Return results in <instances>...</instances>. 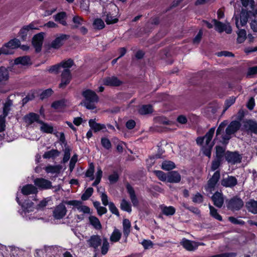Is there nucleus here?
<instances>
[{
	"instance_id": "c03bdc74",
	"label": "nucleus",
	"mask_w": 257,
	"mask_h": 257,
	"mask_svg": "<svg viewBox=\"0 0 257 257\" xmlns=\"http://www.w3.org/2000/svg\"><path fill=\"white\" fill-rule=\"evenodd\" d=\"M162 169L166 170L169 171L175 168V164L170 161H165L162 164Z\"/></svg>"
},
{
	"instance_id": "4468645a",
	"label": "nucleus",
	"mask_w": 257,
	"mask_h": 257,
	"mask_svg": "<svg viewBox=\"0 0 257 257\" xmlns=\"http://www.w3.org/2000/svg\"><path fill=\"white\" fill-rule=\"evenodd\" d=\"M237 183L236 178L232 176H228L226 178H223L221 181V184L225 187L232 188Z\"/></svg>"
},
{
	"instance_id": "7c9ffc66",
	"label": "nucleus",
	"mask_w": 257,
	"mask_h": 257,
	"mask_svg": "<svg viewBox=\"0 0 257 257\" xmlns=\"http://www.w3.org/2000/svg\"><path fill=\"white\" fill-rule=\"evenodd\" d=\"M66 18V14L65 12L59 13L57 14L54 16V19L55 21L58 22L59 23L63 26H66L67 23L65 21Z\"/></svg>"
},
{
	"instance_id": "052dcab7",
	"label": "nucleus",
	"mask_w": 257,
	"mask_h": 257,
	"mask_svg": "<svg viewBox=\"0 0 257 257\" xmlns=\"http://www.w3.org/2000/svg\"><path fill=\"white\" fill-rule=\"evenodd\" d=\"M192 201L196 203H201L203 201V197L200 193H197L193 197Z\"/></svg>"
},
{
	"instance_id": "5701e85b",
	"label": "nucleus",
	"mask_w": 257,
	"mask_h": 257,
	"mask_svg": "<svg viewBox=\"0 0 257 257\" xmlns=\"http://www.w3.org/2000/svg\"><path fill=\"white\" fill-rule=\"evenodd\" d=\"M24 120L25 122L28 125H31L35 122H38L39 123V115L36 113L31 112L24 117Z\"/></svg>"
},
{
	"instance_id": "5fc2aeb1",
	"label": "nucleus",
	"mask_w": 257,
	"mask_h": 257,
	"mask_svg": "<svg viewBox=\"0 0 257 257\" xmlns=\"http://www.w3.org/2000/svg\"><path fill=\"white\" fill-rule=\"evenodd\" d=\"M154 173L160 180L162 181H167V175L163 171H155Z\"/></svg>"
},
{
	"instance_id": "39448f33",
	"label": "nucleus",
	"mask_w": 257,
	"mask_h": 257,
	"mask_svg": "<svg viewBox=\"0 0 257 257\" xmlns=\"http://www.w3.org/2000/svg\"><path fill=\"white\" fill-rule=\"evenodd\" d=\"M220 177V171H216L208 181L207 184L205 187V189L207 191L211 192L214 190L216 184L218 182Z\"/></svg>"
},
{
	"instance_id": "8fccbe9b",
	"label": "nucleus",
	"mask_w": 257,
	"mask_h": 257,
	"mask_svg": "<svg viewBox=\"0 0 257 257\" xmlns=\"http://www.w3.org/2000/svg\"><path fill=\"white\" fill-rule=\"evenodd\" d=\"M60 64L61 65V68H63L64 69V70H70L69 68L73 65V61L71 59H68L66 61L61 62Z\"/></svg>"
},
{
	"instance_id": "3c124183",
	"label": "nucleus",
	"mask_w": 257,
	"mask_h": 257,
	"mask_svg": "<svg viewBox=\"0 0 257 257\" xmlns=\"http://www.w3.org/2000/svg\"><path fill=\"white\" fill-rule=\"evenodd\" d=\"M101 144L103 147L106 150H109L111 148V144L110 141L106 138L101 139Z\"/></svg>"
},
{
	"instance_id": "774afa93",
	"label": "nucleus",
	"mask_w": 257,
	"mask_h": 257,
	"mask_svg": "<svg viewBox=\"0 0 257 257\" xmlns=\"http://www.w3.org/2000/svg\"><path fill=\"white\" fill-rule=\"evenodd\" d=\"M89 7V1L88 0H82L80 3V8L83 11H87Z\"/></svg>"
},
{
	"instance_id": "ddd939ff",
	"label": "nucleus",
	"mask_w": 257,
	"mask_h": 257,
	"mask_svg": "<svg viewBox=\"0 0 257 257\" xmlns=\"http://www.w3.org/2000/svg\"><path fill=\"white\" fill-rule=\"evenodd\" d=\"M34 184L42 189H49L52 188V183L48 180L42 178H36L34 181Z\"/></svg>"
},
{
	"instance_id": "20e7f679",
	"label": "nucleus",
	"mask_w": 257,
	"mask_h": 257,
	"mask_svg": "<svg viewBox=\"0 0 257 257\" xmlns=\"http://www.w3.org/2000/svg\"><path fill=\"white\" fill-rule=\"evenodd\" d=\"M215 128L211 127L209 131L206 134L203 138H198L196 140L198 144H202L204 141L205 142L206 145L208 147L212 148L214 144H210V142L212 139L215 132Z\"/></svg>"
},
{
	"instance_id": "338daca9",
	"label": "nucleus",
	"mask_w": 257,
	"mask_h": 257,
	"mask_svg": "<svg viewBox=\"0 0 257 257\" xmlns=\"http://www.w3.org/2000/svg\"><path fill=\"white\" fill-rule=\"evenodd\" d=\"M257 74V66L250 67L248 69L247 72V76L249 77H252L253 75Z\"/></svg>"
},
{
	"instance_id": "4d7b16f0",
	"label": "nucleus",
	"mask_w": 257,
	"mask_h": 257,
	"mask_svg": "<svg viewBox=\"0 0 257 257\" xmlns=\"http://www.w3.org/2000/svg\"><path fill=\"white\" fill-rule=\"evenodd\" d=\"M105 21L106 24L109 25L116 23L118 21V19L112 17L110 14H107Z\"/></svg>"
},
{
	"instance_id": "603ef678",
	"label": "nucleus",
	"mask_w": 257,
	"mask_h": 257,
	"mask_svg": "<svg viewBox=\"0 0 257 257\" xmlns=\"http://www.w3.org/2000/svg\"><path fill=\"white\" fill-rule=\"evenodd\" d=\"M94 171V167L92 163H91L89 169L87 170L85 175L87 177H90L91 180H93L94 179L93 173Z\"/></svg>"
},
{
	"instance_id": "09e8293b",
	"label": "nucleus",
	"mask_w": 257,
	"mask_h": 257,
	"mask_svg": "<svg viewBox=\"0 0 257 257\" xmlns=\"http://www.w3.org/2000/svg\"><path fill=\"white\" fill-rule=\"evenodd\" d=\"M93 192V189L91 187L87 188L85 192L81 196L82 200H87L92 195Z\"/></svg>"
},
{
	"instance_id": "0eeeda50",
	"label": "nucleus",
	"mask_w": 257,
	"mask_h": 257,
	"mask_svg": "<svg viewBox=\"0 0 257 257\" xmlns=\"http://www.w3.org/2000/svg\"><path fill=\"white\" fill-rule=\"evenodd\" d=\"M215 30L219 33L225 32L227 34H230L232 32L231 26L228 23L223 24L222 22L217 21L215 19L212 20Z\"/></svg>"
},
{
	"instance_id": "2eb2a0df",
	"label": "nucleus",
	"mask_w": 257,
	"mask_h": 257,
	"mask_svg": "<svg viewBox=\"0 0 257 257\" xmlns=\"http://www.w3.org/2000/svg\"><path fill=\"white\" fill-rule=\"evenodd\" d=\"M71 79L70 71L63 70L61 74V82L59 84L60 88H65L70 82Z\"/></svg>"
},
{
	"instance_id": "58836bf2",
	"label": "nucleus",
	"mask_w": 257,
	"mask_h": 257,
	"mask_svg": "<svg viewBox=\"0 0 257 257\" xmlns=\"http://www.w3.org/2000/svg\"><path fill=\"white\" fill-rule=\"evenodd\" d=\"M72 151V148L67 145L64 146V148L63 149L64 152V157L63 158V162L64 163H66L70 159V152Z\"/></svg>"
},
{
	"instance_id": "cd10ccee",
	"label": "nucleus",
	"mask_w": 257,
	"mask_h": 257,
	"mask_svg": "<svg viewBox=\"0 0 257 257\" xmlns=\"http://www.w3.org/2000/svg\"><path fill=\"white\" fill-rule=\"evenodd\" d=\"M89 223L97 230H100L102 228L101 223L96 217L94 216H90L88 218Z\"/></svg>"
},
{
	"instance_id": "9b49d317",
	"label": "nucleus",
	"mask_w": 257,
	"mask_h": 257,
	"mask_svg": "<svg viewBox=\"0 0 257 257\" xmlns=\"http://www.w3.org/2000/svg\"><path fill=\"white\" fill-rule=\"evenodd\" d=\"M180 244L187 250L190 251H194L197 248L198 246L201 244L197 242L191 241L186 238H183Z\"/></svg>"
},
{
	"instance_id": "dca6fc26",
	"label": "nucleus",
	"mask_w": 257,
	"mask_h": 257,
	"mask_svg": "<svg viewBox=\"0 0 257 257\" xmlns=\"http://www.w3.org/2000/svg\"><path fill=\"white\" fill-rule=\"evenodd\" d=\"M127 192L129 194L131 201L134 207H137L139 205V200L136 196L135 191L133 187L129 184L126 186Z\"/></svg>"
},
{
	"instance_id": "49530a36",
	"label": "nucleus",
	"mask_w": 257,
	"mask_h": 257,
	"mask_svg": "<svg viewBox=\"0 0 257 257\" xmlns=\"http://www.w3.org/2000/svg\"><path fill=\"white\" fill-rule=\"evenodd\" d=\"M109 245L106 238H103L102 240V245L101 247V252L103 255H105L107 253Z\"/></svg>"
},
{
	"instance_id": "6e6d98bb",
	"label": "nucleus",
	"mask_w": 257,
	"mask_h": 257,
	"mask_svg": "<svg viewBox=\"0 0 257 257\" xmlns=\"http://www.w3.org/2000/svg\"><path fill=\"white\" fill-rule=\"evenodd\" d=\"M73 22L75 24L74 28H77L79 26L82 25L84 23L83 19L78 16H76L73 18Z\"/></svg>"
},
{
	"instance_id": "2f4dec72",
	"label": "nucleus",
	"mask_w": 257,
	"mask_h": 257,
	"mask_svg": "<svg viewBox=\"0 0 257 257\" xmlns=\"http://www.w3.org/2000/svg\"><path fill=\"white\" fill-rule=\"evenodd\" d=\"M60 154V152L56 149H52L50 151L46 152L43 157L45 159H54L58 157Z\"/></svg>"
},
{
	"instance_id": "4be33fe9",
	"label": "nucleus",
	"mask_w": 257,
	"mask_h": 257,
	"mask_svg": "<svg viewBox=\"0 0 257 257\" xmlns=\"http://www.w3.org/2000/svg\"><path fill=\"white\" fill-rule=\"evenodd\" d=\"M103 83L105 85L117 86L121 84V82L117 77L111 76L104 78Z\"/></svg>"
},
{
	"instance_id": "680f3d73",
	"label": "nucleus",
	"mask_w": 257,
	"mask_h": 257,
	"mask_svg": "<svg viewBox=\"0 0 257 257\" xmlns=\"http://www.w3.org/2000/svg\"><path fill=\"white\" fill-rule=\"evenodd\" d=\"M236 253L235 252H225L214 255L209 257H235Z\"/></svg>"
},
{
	"instance_id": "f03ea898",
	"label": "nucleus",
	"mask_w": 257,
	"mask_h": 257,
	"mask_svg": "<svg viewBox=\"0 0 257 257\" xmlns=\"http://www.w3.org/2000/svg\"><path fill=\"white\" fill-rule=\"evenodd\" d=\"M240 127V123L238 121H232L225 130V134L222 135V143L227 144L231 138V135L236 132Z\"/></svg>"
},
{
	"instance_id": "13d9d810",
	"label": "nucleus",
	"mask_w": 257,
	"mask_h": 257,
	"mask_svg": "<svg viewBox=\"0 0 257 257\" xmlns=\"http://www.w3.org/2000/svg\"><path fill=\"white\" fill-rule=\"evenodd\" d=\"M53 92V91L51 89L49 88L43 91L40 95V98L41 99H44L49 96H50Z\"/></svg>"
},
{
	"instance_id": "6e6552de",
	"label": "nucleus",
	"mask_w": 257,
	"mask_h": 257,
	"mask_svg": "<svg viewBox=\"0 0 257 257\" xmlns=\"http://www.w3.org/2000/svg\"><path fill=\"white\" fill-rule=\"evenodd\" d=\"M67 211L65 205L63 203H60L54 208L53 212V216L56 219H60L65 216Z\"/></svg>"
},
{
	"instance_id": "e433bc0d",
	"label": "nucleus",
	"mask_w": 257,
	"mask_h": 257,
	"mask_svg": "<svg viewBox=\"0 0 257 257\" xmlns=\"http://www.w3.org/2000/svg\"><path fill=\"white\" fill-rule=\"evenodd\" d=\"M13 104V102L11 100H8L7 101L4 105L3 107V116H2V118H5L8 115L9 112H10L11 110V107Z\"/></svg>"
},
{
	"instance_id": "0e129e2a",
	"label": "nucleus",
	"mask_w": 257,
	"mask_h": 257,
	"mask_svg": "<svg viewBox=\"0 0 257 257\" xmlns=\"http://www.w3.org/2000/svg\"><path fill=\"white\" fill-rule=\"evenodd\" d=\"M61 68V65L60 64H56L51 66L48 71L50 73H57L59 72V69Z\"/></svg>"
},
{
	"instance_id": "79ce46f5",
	"label": "nucleus",
	"mask_w": 257,
	"mask_h": 257,
	"mask_svg": "<svg viewBox=\"0 0 257 257\" xmlns=\"http://www.w3.org/2000/svg\"><path fill=\"white\" fill-rule=\"evenodd\" d=\"M120 207L121 210L130 213L132 211V207L131 203L126 201L125 199H123L120 203Z\"/></svg>"
},
{
	"instance_id": "a211bd4d",
	"label": "nucleus",
	"mask_w": 257,
	"mask_h": 257,
	"mask_svg": "<svg viewBox=\"0 0 257 257\" xmlns=\"http://www.w3.org/2000/svg\"><path fill=\"white\" fill-rule=\"evenodd\" d=\"M248 17V12L245 10H242L240 15V21L239 22L238 18H235L236 27L239 28L240 26H244L247 22Z\"/></svg>"
},
{
	"instance_id": "72a5a7b5",
	"label": "nucleus",
	"mask_w": 257,
	"mask_h": 257,
	"mask_svg": "<svg viewBox=\"0 0 257 257\" xmlns=\"http://www.w3.org/2000/svg\"><path fill=\"white\" fill-rule=\"evenodd\" d=\"M15 64H21L27 65L31 63V60L29 57L27 56L19 57L15 60Z\"/></svg>"
},
{
	"instance_id": "c85d7f7f",
	"label": "nucleus",
	"mask_w": 257,
	"mask_h": 257,
	"mask_svg": "<svg viewBox=\"0 0 257 257\" xmlns=\"http://www.w3.org/2000/svg\"><path fill=\"white\" fill-rule=\"evenodd\" d=\"M131 223L127 219H124L122 221V229L123 235L127 238L131 232Z\"/></svg>"
},
{
	"instance_id": "b1692460",
	"label": "nucleus",
	"mask_w": 257,
	"mask_h": 257,
	"mask_svg": "<svg viewBox=\"0 0 257 257\" xmlns=\"http://www.w3.org/2000/svg\"><path fill=\"white\" fill-rule=\"evenodd\" d=\"M21 191L24 195H28L30 194H37L38 190L34 185L32 184H28L23 187Z\"/></svg>"
},
{
	"instance_id": "a18cd8bd",
	"label": "nucleus",
	"mask_w": 257,
	"mask_h": 257,
	"mask_svg": "<svg viewBox=\"0 0 257 257\" xmlns=\"http://www.w3.org/2000/svg\"><path fill=\"white\" fill-rule=\"evenodd\" d=\"M139 111L141 114H147L152 112L153 108L151 105H144L139 109Z\"/></svg>"
},
{
	"instance_id": "37998d69",
	"label": "nucleus",
	"mask_w": 257,
	"mask_h": 257,
	"mask_svg": "<svg viewBox=\"0 0 257 257\" xmlns=\"http://www.w3.org/2000/svg\"><path fill=\"white\" fill-rule=\"evenodd\" d=\"M210 215L215 219L219 221H222V218L217 212V210L211 205H209Z\"/></svg>"
},
{
	"instance_id": "bb28decb",
	"label": "nucleus",
	"mask_w": 257,
	"mask_h": 257,
	"mask_svg": "<svg viewBox=\"0 0 257 257\" xmlns=\"http://www.w3.org/2000/svg\"><path fill=\"white\" fill-rule=\"evenodd\" d=\"M244 126L247 130L257 135V122L256 121L251 120H247L244 122Z\"/></svg>"
},
{
	"instance_id": "423d86ee",
	"label": "nucleus",
	"mask_w": 257,
	"mask_h": 257,
	"mask_svg": "<svg viewBox=\"0 0 257 257\" xmlns=\"http://www.w3.org/2000/svg\"><path fill=\"white\" fill-rule=\"evenodd\" d=\"M243 205V201L239 197H234L228 202L227 207L231 210H238Z\"/></svg>"
},
{
	"instance_id": "a19ab883",
	"label": "nucleus",
	"mask_w": 257,
	"mask_h": 257,
	"mask_svg": "<svg viewBox=\"0 0 257 257\" xmlns=\"http://www.w3.org/2000/svg\"><path fill=\"white\" fill-rule=\"evenodd\" d=\"M62 167L60 165L48 166L45 168V171L48 173H59Z\"/></svg>"
},
{
	"instance_id": "f3484780",
	"label": "nucleus",
	"mask_w": 257,
	"mask_h": 257,
	"mask_svg": "<svg viewBox=\"0 0 257 257\" xmlns=\"http://www.w3.org/2000/svg\"><path fill=\"white\" fill-rule=\"evenodd\" d=\"M101 239L100 236L98 235H93L90 236L87 242L89 247H93L95 249L98 248L101 243Z\"/></svg>"
},
{
	"instance_id": "1a4fd4ad",
	"label": "nucleus",
	"mask_w": 257,
	"mask_h": 257,
	"mask_svg": "<svg viewBox=\"0 0 257 257\" xmlns=\"http://www.w3.org/2000/svg\"><path fill=\"white\" fill-rule=\"evenodd\" d=\"M35 26L36 23L34 22H32L28 25L24 26L20 30L19 32V36L23 40H26L30 31L38 29Z\"/></svg>"
},
{
	"instance_id": "c756f323",
	"label": "nucleus",
	"mask_w": 257,
	"mask_h": 257,
	"mask_svg": "<svg viewBox=\"0 0 257 257\" xmlns=\"http://www.w3.org/2000/svg\"><path fill=\"white\" fill-rule=\"evenodd\" d=\"M216 152L214 159L223 161V157H225V148L221 146H217L215 147Z\"/></svg>"
},
{
	"instance_id": "a878e982",
	"label": "nucleus",
	"mask_w": 257,
	"mask_h": 257,
	"mask_svg": "<svg viewBox=\"0 0 257 257\" xmlns=\"http://www.w3.org/2000/svg\"><path fill=\"white\" fill-rule=\"evenodd\" d=\"M245 207L248 212L254 214H257V201L250 199L245 203Z\"/></svg>"
},
{
	"instance_id": "9d476101",
	"label": "nucleus",
	"mask_w": 257,
	"mask_h": 257,
	"mask_svg": "<svg viewBox=\"0 0 257 257\" xmlns=\"http://www.w3.org/2000/svg\"><path fill=\"white\" fill-rule=\"evenodd\" d=\"M225 158L229 163L235 164L240 163L241 161V156L236 152L227 151L225 153Z\"/></svg>"
},
{
	"instance_id": "f257e3e1",
	"label": "nucleus",
	"mask_w": 257,
	"mask_h": 257,
	"mask_svg": "<svg viewBox=\"0 0 257 257\" xmlns=\"http://www.w3.org/2000/svg\"><path fill=\"white\" fill-rule=\"evenodd\" d=\"M82 96L85 100L81 103L88 109H94L96 108L95 104L98 101V97L95 92L91 90L87 89L82 92Z\"/></svg>"
},
{
	"instance_id": "de8ad7c7",
	"label": "nucleus",
	"mask_w": 257,
	"mask_h": 257,
	"mask_svg": "<svg viewBox=\"0 0 257 257\" xmlns=\"http://www.w3.org/2000/svg\"><path fill=\"white\" fill-rule=\"evenodd\" d=\"M93 25L94 28L98 30L102 29L105 27L104 23L101 19H95Z\"/></svg>"
},
{
	"instance_id": "c9c22d12",
	"label": "nucleus",
	"mask_w": 257,
	"mask_h": 257,
	"mask_svg": "<svg viewBox=\"0 0 257 257\" xmlns=\"http://www.w3.org/2000/svg\"><path fill=\"white\" fill-rule=\"evenodd\" d=\"M66 100L65 99H62L54 102L52 104L51 106L54 109H57L58 110H61L66 106Z\"/></svg>"
},
{
	"instance_id": "864d4df0",
	"label": "nucleus",
	"mask_w": 257,
	"mask_h": 257,
	"mask_svg": "<svg viewBox=\"0 0 257 257\" xmlns=\"http://www.w3.org/2000/svg\"><path fill=\"white\" fill-rule=\"evenodd\" d=\"M222 162V161L221 160L214 159L212 162L211 166V171H214L216 170L221 165Z\"/></svg>"
},
{
	"instance_id": "6ab92c4d",
	"label": "nucleus",
	"mask_w": 257,
	"mask_h": 257,
	"mask_svg": "<svg viewBox=\"0 0 257 257\" xmlns=\"http://www.w3.org/2000/svg\"><path fill=\"white\" fill-rule=\"evenodd\" d=\"M69 38V36L65 34H61L56 38L51 43V47L54 49H58L63 44V42Z\"/></svg>"
},
{
	"instance_id": "ea45409f",
	"label": "nucleus",
	"mask_w": 257,
	"mask_h": 257,
	"mask_svg": "<svg viewBox=\"0 0 257 257\" xmlns=\"http://www.w3.org/2000/svg\"><path fill=\"white\" fill-rule=\"evenodd\" d=\"M121 236L120 231L118 229L115 228L110 237V240L112 242H117L120 239Z\"/></svg>"
},
{
	"instance_id": "69168bd1",
	"label": "nucleus",
	"mask_w": 257,
	"mask_h": 257,
	"mask_svg": "<svg viewBox=\"0 0 257 257\" xmlns=\"http://www.w3.org/2000/svg\"><path fill=\"white\" fill-rule=\"evenodd\" d=\"M240 2L244 7L249 6L252 9H253V0H240Z\"/></svg>"
},
{
	"instance_id": "bf43d9fd",
	"label": "nucleus",
	"mask_w": 257,
	"mask_h": 257,
	"mask_svg": "<svg viewBox=\"0 0 257 257\" xmlns=\"http://www.w3.org/2000/svg\"><path fill=\"white\" fill-rule=\"evenodd\" d=\"M77 161V156L74 155L71 158L69 163V170L71 172L73 171Z\"/></svg>"
},
{
	"instance_id": "f8f14e48",
	"label": "nucleus",
	"mask_w": 257,
	"mask_h": 257,
	"mask_svg": "<svg viewBox=\"0 0 257 257\" xmlns=\"http://www.w3.org/2000/svg\"><path fill=\"white\" fill-rule=\"evenodd\" d=\"M44 34L43 33H39L35 35L33 38L32 43L37 52H39L41 50Z\"/></svg>"
},
{
	"instance_id": "f704fd0d",
	"label": "nucleus",
	"mask_w": 257,
	"mask_h": 257,
	"mask_svg": "<svg viewBox=\"0 0 257 257\" xmlns=\"http://www.w3.org/2000/svg\"><path fill=\"white\" fill-rule=\"evenodd\" d=\"M9 78L8 70L5 67H0V82L7 81Z\"/></svg>"
},
{
	"instance_id": "e2e57ef3",
	"label": "nucleus",
	"mask_w": 257,
	"mask_h": 257,
	"mask_svg": "<svg viewBox=\"0 0 257 257\" xmlns=\"http://www.w3.org/2000/svg\"><path fill=\"white\" fill-rule=\"evenodd\" d=\"M108 205L111 213L118 216L119 215V212L114 204L113 202H110Z\"/></svg>"
},
{
	"instance_id": "7ed1b4c3",
	"label": "nucleus",
	"mask_w": 257,
	"mask_h": 257,
	"mask_svg": "<svg viewBox=\"0 0 257 257\" xmlns=\"http://www.w3.org/2000/svg\"><path fill=\"white\" fill-rule=\"evenodd\" d=\"M21 42L18 39L14 38L8 43H5L3 46V52L5 55H10L14 53L13 50L20 47Z\"/></svg>"
},
{
	"instance_id": "4c0bfd02",
	"label": "nucleus",
	"mask_w": 257,
	"mask_h": 257,
	"mask_svg": "<svg viewBox=\"0 0 257 257\" xmlns=\"http://www.w3.org/2000/svg\"><path fill=\"white\" fill-rule=\"evenodd\" d=\"M39 123L42 124L40 127V130L42 132L49 134H52L53 133V127L52 126L44 123L42 121H39Z\"/></svg>"
},
{
	"instance_id": "393cba45",
	"label": "nucleus",
	"mask_w": 257,
	"mask_h": 257,
	"mask_svg": "<svg viewBox=\"0 0 257 257\" xmlns=\"http://www.w3.org/2000/svg\"><path fill=\"white\" fill-rule=\"evenodd\" d=\"M181 179V175L177 171H171L167 175V181L170 183H179Z\"/></svg>"
},
{
	"instance_id": "473e14b6",
	"label": "nucleus",
	"mask_w": 257,
	"mask_h": 257,
	"mask_svg": "<svg viewBox=\"0 0 257 257\" xmlns=\"http://www.w3.org/2000/svg\"><path fill=\"white\" fill-rule=\"evenodd\" d=\"M161 209L162 213L167 216L173 215L175 214L176 209L173 206H166L164 205L161 206Z\"/></svg>"
},
{
	"instance_id": "aec40b11",
	"label": "nucleus",
	"mask_w": 257,
	"mask_h": 257,
	"mask_svg": "<svg viewBox=\"0 0 257 257\" xmlns=\"http://www.w3.org/2000/svg\"><path fill=\"white\" fill-rule=\"evenodd\" d=\"M211 198L215 206L218 208L222 206L224 200L222 193L216 192L213 195Z\"/></svg>"
},
{
	"instance_id": "412c9836",
	"label": "nucleus",
	"mask_w": 257,
	"mask_h": 257,
	"mask_svg": "<svg viewBox=\"0 0 257 257\" xmlns=\"http://www.w3.org/2000/svg\"><path fill=\"white\" fill-rule=\"evenodd\" d=\"M89 126L95 132L102 131L103 132H107L106 125L103 124L98 123L95 122V119H91L89 120Z\"/></svg>"
}]
</instances>
